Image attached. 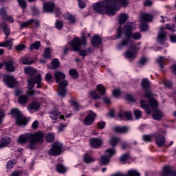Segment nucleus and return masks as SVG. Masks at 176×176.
Masks as SVG:
<instances>
[{"mask_svg": "<svg viewBox=\"0 0 176 176\" xmlns=\"http://www.w3.org/2000/svg\"><path fill=\"white\" fill-rule=\"evenodd\" d=\"M127 0H105L102 3H96L93 5V10L96 13H105L107 16H115L116 10H119V5L126 6Z\"/></svg>", "mask_w": 176, "mask_h": 176, "instance_id": "obj_1", "label": "nucleus"}, {"mask_svg": "<svg viewBox=\"0 0 176 176\" xmlns=\"http://www.w3.org/2000/svg\"><path fill=\"white\" fill-rule=\"evenodd\" d=\"M135 28V25L133 22H128L126 25L124 26V34L125 37L122 39L121 43L117 44V49H123L124 46H128L132 39L138 41L141 39V33L136 32L133 34V30Z\"/></svg>", "mask_w": 176, "mask_h": 176, "instance_id": "obj_2", "label": "nucleus"}, {"mask_svg": "<svg viewBox=\"0 0 176 176\" xmlns=\"http://www.w3.org/2000/svg\"><path fill=\"white\" fill-rule=\"evenodd\" d=\"M81 35L82 41H80V38H79L78 37H74V39L69 43V45L73 52H79V56L86 57V56H87V51L85 50H80V46L82 44H83L84 46H86V34L82 32Z\"/></svg>", "mask_w": 176, "mask_h": 176, "instance_id": "obj_3", "label": "nucleus"}, {"mask_svg": "<svg viewBox=\"0 0 176 176\" xmlns=\"http://www.w3.org/2000/svg\"><path fill=\"white\" fill-rule=\"evenodd\" d=\"M32 138L30 139V145L29 149L34 151L36 149V144H43V138H45V133L43 132H36L33 133Z\"/></svg>", "mask_w": 176, "mask_h": 176, "instance_id": "obj_4", "label": "nucleus"}, {"mask_svg": "<svg viewBox=\"0 0 176 176\" xmlns=\"http://www.w3.org/2000/svg\"><path fill=\"white\" fill-rule=\"evenodd\" d=\"M11 113L14 116L15 119H16V124H18V126H25V124H27V119L23 116V114L19 109H12Z\"/></svg>", "mask_w": 176, "mask_h": 176, "instance_id": "obj_5", "label": "nucleus"}, {"mask_svg": "<svg viewBox=\"0 0 176 176\" xmlns=\"http://www.w3.org/2000/svg\"><path fill=\"white\" fill-rule=\"evenodd\" d=\"M106 153L108 155H102L100 158V164L101 166H107V164H109V162L111 160V158L115 153H116V151H115V148H108L105 151Z\"/></svg>", "mask_w": 176, "mask_h": 176, "instance_id": "obj_6", "label": "nucleus"}, {"mask_svg": "<svg viewBox=\"0 0 176 176\" xmlns=\"http://www.w3.org/2000/svg\"><path fill=\"white\" fill-rule=\"evenodd\" d=\"M54 76L58 85L68 86V81L65 80V74L60 71H56Z\"/></svg>", "mask_w": 176, "mask_h": 176, "instance_id": "obj_7", "label": "nucleus"}, {"mask_svg": "<svg viewBox=\"0 0 176 176\" xmlns=\"http://www.w3.org/2000/svg\"><path fill=\"white\" fill-rule=\"evenodd\" d=\"M63 149V144L60 143H54L52 144V148L49 151L48 153L49 155H51V156H58L59 155H61Z\"/></svg>", "mask_w": 176, "mask_h": 176, "instance_id": "obj_8", "label": "nucleus"}, {"mask_svg": "<svg viewBox=\"0 0 176 176\" xmlns=\"http://www.w3.org/2000/svg\"><path fill=\"white\" fill-rule=\"evenodd\" d=\"M176 176V172L173 170L170 166H164L161 173V176Z\"/></svg>", "mask_w": 176, "mask_h": 176, "instance_id": "obj_9", "label": "nucleus"}, {"mask_svg": "<svg viewBox=\"0 0 176 176\" xmlns=\"http://www.w3.org/2000/svg\"><path fill=\"white\" fill-rule=\"evenodd\" d=\"M96 119V114L94 113H91L87 115V116L85 117L84 120V124L86 126H90L94 122Z\"/></svg>", "mask_w": 176, "mask_h": 176, "instance_id": "obj_10", "label": "nucleus"}, {"mask_svg": "<svg viewBox=\"0 0 176 176\" xmlns=\"http://www.w3.org/2000/svg\"><path fill=\"white\" fill-rule=\"evenodd\" d=\"M34 133H28L26 135H21L18 139V142L19 144H25L28 142L31 138H32Z\"/></svg>", "mask_w": 176, "mask_h": 176, "instance_id": "obj_11", "label": "nucleus"}, {"mask_svg": "<svg viewBox=\"0 0 176 176\" xmlns=\"http://www.w3.org/2000/svg\"><path fill=\"white\" fill-rule=\"evenodd\" d=\"M43 10L46 13H53L54 10V3L48 2L46 3H44Z\"/></svg>", "mask_w": 176, "mask_h": 176, "instance_id": "obj_12", "label": "nucleus"}, {"mask_svg": "<svg viewBox=\"0 0 176 176\" xmlns=\"http://www.w3.org/2000/svg\"><path fill=\"white\" fill-rule=\"evenodd\" d=\"M90 144L92 148H100L102 145V140L98 138H92L90 140Z\"/></svg>", "mask_w": 176, "mask_h": 176, "instance_id": "obj_13", "label": "nucleus"}, {"mask_svg": "<svg viewBox=\"0 0 176 176\" xmlns=\"http://www.w3.org/2000/svg\"><path fill=\"white\" fill-rule=\"evenodd\" d=\"M155 142L159 146V148H162L166 143V139L164 138V135H158L155 137Z\"/></svg>", "mask_w": 176, "mask_h": 176, "instance_id": "obj_14", "label": "nucleus"}, {"mask_svg": "<svg viewBox=\"0 0 176 176\" xmlns=\"http://www.w3.org/2000/svg\"><path fill=\"white\" fill-rule=\"evenodd\" d=\"M118 118L120 120H123V118H126V120H131L133 119V114L130 111H124L118 113Z\"/></svg>", "mask_w": 176, "mask_h": 176, "instance_id": "obj_15", "label": "nucleus"}, {"mask_svg": "<svg viewBox=\"0 0 176 176\" xmlns=\"http://www.w3.org/2000/svg\"><path fill=\"white\" fill-rule=\"evenodd\" d=\"M5 79L8 87H14L16 86V79L12 76H6Z\"/></svg>", "mask_w": 176, "mask_h": 176, "instance_id": "obj_16", "label": "nucleus"}, {"mask_svg": "<svg viewBox=\"0 0 176 176\" xmlns=\"http://www.w3.org/2000/svg\"><path fill=\"white\" fill-rule=\"evenodd\" d=\"M58 86L59 87H58V96H60V97L64 98L67 94V87L68 85L62 84V85H58Z\"/></svg>", "mask_w": 176, "mask_h": 176, "instance_id": "obj_17", "label": "nucleus"}, {"mask_svg": "<svg viewBox=\"0 0 176 176\" xmlns=\"http://www.w3.org/2000/svg\"><path fill=\"white\" fill-rule=\"evenodd\" d=\"M0 47H7L10 50L13 47V38H10L4 42L0 43Z\"/></svg>", "mask_w": 176, "mask_h": 176, "instance_id": "obj_18", "label": "nucleus"}, {"mask_svg": "<svg viewBox=\"0 0 176 176\" xmlns=\"http://www.w3.org/2000/svg\"><path fill=\"white\" fill-rule=\"evenodd\" d=\"M6 69L8 72H14V63L13 60H8L4 63Z\"/></svg>", "mask_w": 176, "mask_h": 176, "instance_id": "obj_19", "label": "nucleus"}, {"mask_svg": "<svg viewBox=\"0 0 176 176\" xmlns=\"http://www.w3.org/2000/svg\"><path fill=\"white\" fill-rule=\"evenodd\" d=\"M163 28H160L161 32L158 34L157 38V41L160 43H161V45H164V41H166V33L164 32V31H163Z\"/></svg>", "mask_w": 176, "mask_h": 176, "instance_id": "obj_20", "label": "nucleus"}, {"mask_svg": "<svg viewBox=\"0 0 176 176\" xmlns=\"http://www.w3.org/2000/svg\"><path fill=\"white\" fill-rule=\"evenodd\" d=\"M141 86L143 90H149L151 89V82L148 78H142L141 82Z\"/></svg>", "mask_w": 176, "mask_h": 176, "instance_id": "obj_21", "label": "nucleus"}, {"mask_svg": "<svg viewBox=\"0 0 176 176\" xmlns=\"http://www.w3.org/2000/svg\"><path fill=\"white\" fill-rule=\"evenodd\" d=\"M102 43V41L101 40V37L98 35H95L92 38H91V44L94 46H100Z\"/></svg>", "mask_w": 176, "mask_h": 176, "instance_id": "obj_22", "label": "nucleus"}, {"mask_svg": "<svg viewBox=\"0 0 176 176\" xmlns=\"http://www.w3.org/2000/svg\"><path fill=\"white\" fill-rule=\"evenodd\" d=\"M20 61H21L22 64L25 65H31V64H34V59L31 57H23L20 58Z\"/></svg>", "mask_w": 176, "mask_h": 176, "instance_id": "obj_23", "label": "nucleus"}, {"mask_svg": "<svg viewBox=\"0 0 176 176\" xmlns=\"http://www.w3.org/2000/svg\"><path fill=\"white\" fill-rule=\"evenodd\" d=\"M24 72L27 75H30V76H34V75L36 74V69H34L32 67H25Z\"/></svg>", "mask_w": 176, "mask_h": 176, "instance_id": "obj_24", "label": "nucleus"}, {"mask_svg": "<svg viewBox=\"0 0 176 176\" xmlns=\"http://www.w3.org/2000/svg\"><path fill=\"white\" fill-rule=\"evenodd\" d=\"M162 116H163V113H162L157 109H155L154 113H153V118L155 120H162Z\"/></svg>", "mask_w": 176, "mask_h": 176, "instance_id": "obj_25", "label": "nucleus"}, {"mask_svg": "<svg viewBox=\"0 0 176 176\" xmlns=\"http://www.w3.org/2000/svg\"><path fill=\"white\" fill-rule=\"evenodd\" d=\"M115 133H127L129 128L127 126H116L113 129Z\"/></svg>", "mask_w": 176, "mask_h": 176, "instance_id": "obj_26", "label": "nucleus"}, {"mask_svg": "<svg viewBox=\"0 0 176 176\" xmlns=\"http://www.w3.org/2000/svg\"><path fill=\"white\" fill-rule=\"evenodd\" d=\"M140 19L142 21L149 22L152 21L153 16L149 14H142Z\"/></svg>", "mask_w": 176, "mask_h": 176, "instance_id": "obj_27", "label": "nucleus"}, {"mask_svg": "<svg viewBox=\"0 0 176 176\" xmlns=\"http://www.w3.org/2000/svg\"><path fill=\"white\" fill-rule=\"evenodd\" d=\"M96 90L100 94V96H105L106 89L102 84H99L96 86Z\"/></svg>", "mask_w": 176, "mask_h": 176, "instance_id": "obj_28", "label": "nucleus"}, {"mask_svg": "<svg viewBox=\"0 0 176 176\" xmlns=\"http://www.w3.org/2000/svg\"><path fill=\"white\" fill-rule=\"evenodd\" d=\"M129 18L127 17V14H121L119 17L118 23L120 24V25H123L126 21H127V19Z\"/></svg>", "mask_w": 176, "mask_h": 176, "instance_id": "obj_29", "label": "nucleus"}, {"mask_svg": "<svg viewBox=\"0 0 176 176\" xmlns=\"http://www.w3.org/2000/svg\"><path fill=\"white\" fill-rule=\"evenodd\" d=\"M50 118L52 119V120H57L58 116H60V113L57 110H54L50 113Z\"/></svg>", "mask_w": 176, "mask_h": 176, "instance_id": "obj_30", "label": "nucleus"}, {"mask_svg": "<svg viewBox=\"0 0 176 176\" xmlns=\"http://www.w3.org/2000/svg\"><path fill=\"white\" fill-rule=\"evenodd\" d=\"M56 170L58 173H60V174H64L67 173V168L64 166V165L59 164L56 165Z\"/></svg>", "mask_w": 176, "mask_h": 176, "instance_id": "obj_31", "label": "nucleus"}, {"mask_svg": "<svg viewBox=\"0 0 176 176\" xmlns=\"http://www.w3.org/2000/svg\"><path fill=\"white\" fill-rule=\"evenodd\" d=\"M18 102L21 105H24V104H27L28 102V96H21L18 98Z\"/></svg>", "mask_w": 176, "mask_h": 176, "instance_id": "obj_32", "label": "nucleus"}, {"mask_svg": "<svg viewBox=\"0 0 176 176\" xmlns=\"http://www.w3.org/2000/svg\"><path fill=\"white\" fill-rule=\"evenodd\" d=\"M2 30L6 35V39H8V36L10 35V28L8 27V25L3 24L2 25Z\"/></svg>", "mask_w": 176, "mask_h": 176, "instance_id": "obj_33", "label": "nucleus"}, {"mask_svg": "<svg viewBox=\"0 0 176 176\" xmlns=\"http://www.w3.org/2000/svg\"><path fill=\"white\" fill-rule=\"evenodd\" d=\"M10 142V138H4L2 139V142L0 143V148H5L7 145H9Z\"/></svg>", "mask_w": 176, "mask_h": 176, "instance_id": "obj_34", "label": "nucleus"}, {"mask_svg": "<svg viewBox=\"0 0 176 176\" xmlns=\"http://www.w3.org/2000/svg\"><path fill=\"white\" fill-rule=\"evenodd\" d=\"M41 47V41H36L35 43L31 44L30 47V50H38Z\"/></svg>", "mask_w": 176, "mask_h": 176, "instance_id": "obj_35", "label": "nucleus"}, {"mask_svg": "<svg viewBox=\"0 0 176 176\" xmlns=\"http://www.w3.org/2000/svg\"><path fill=\"white\" fill-rule=\"evenodd\" d=\"M89 95L94 100H100V98H101V95L98 94L96 91H90Z\"/></svg>", "mask_w": 176, "mask_h": 176, "instance_id": "obj_36", "label": "nucleus"}, {"mask_svg": "<svg viewBox=\"0 0 176 176\" xmlns=\"http://www.w3.org/2000/svg\"><path fill=\"white\" fill-rule=\"evenodd\" d=\"M96 160L95 158L91 157V156H90L88 154H85L84 155V162L85 163H91L92 162H94Z\"/></svg>", "mask_w": 176, "mask_h": 176, "instance_id": "obj_37", "label": "nucleus"}, {"mask_svg": "<svg viewBox=\"0 0 176 176\" xmlns=\"http://www.w3.org/2000/svg\"><path fill=\"white\" fill-rule=\"evenodd\" d=\"M69 74L70 75V76H72V78H73V79H77V78H78L79 74H78V71L72 69L69 71Z\"/></svg>", "mask_w": 176, "mask_h": 176, "instance_id": "obj_38", "label": "nucleus"}, {"mask_svg": "<svg viewBox=\"0 0 176 176\" xmlns=\"http://www.w3.org/2000/svg\"><path fill=\"white\" fill-rule=\"evenodd\" d=\"M64 17L66 19V20H69L70 23H74L75 21H76L75 16H72L71 14H66L64 15Z\"/></svg>", "mask_w": 176, "mask_h": 176, "instance_id": "obj_39", "label": "nucleus"}, {"mask_svg": "<svg viewBox=\"0 0 176 176\" xmlns=\"http://www.w3.org/2000/svg\"><path fill=\"white\" fill-rule=\"evenodd\" d=\"M118 142H119V138L116 137H111L110 139V144L113 146V147L116 146L118 145Z\"/></svg>", "mask_w": 176, "mask_h": 176, "instance_id": "obj_40", "label": "nucleus"}, {"mask_svg": "<svg viewBox=\"0 0 176 176\" xmlns=\"http://www.w3.org/2000/svg\"><path fill=\"white\" fill-rule=\"evenodd\" d=\"M41 107V104H39L38 102H33L32 103L30 107H28V109L31 111V109H39V107Z\"/></svg>", "mask_w": 176, "mask_h": 176, "instance_id": "obj_41", "label": "nucleus"}, {"mask_svg": "<svg viewBox=\"0 0 176 176\" xmlns=\"http://www.w3.org/2000/svg\"><path fill=\"white\" fill-rule=\"evenodd\" d=\"M126 58H135V52L127 51L125 54Z\"/></svg>", "mask_w": 176, "mask_h": 176, "instance_id": "obj_42", "label": "nucleus"}, {"mask_svg": "<svg viewBox=\"0 0 176 176\" xmlns=\"http://www.w3.org/2000/svg\"><path fill=\"white\" fill-rule=\"evenodd\" d=\"M17 2L22 9H27V1L25 0H17Z\"/></svg>", "mask_w": 176, "mask_h": 176, "instance_id": "obj_43", "label": "nucleus"}, {"mask_svg": "<svg viewBox=\"0 0 176 176\" xmlns=\"http://www.w3.org/2000/svg\"><path fill=\"white\" fill-rule=\"evenodd\" d=\"M43 56L45 58H50L52 56V52H50V48L47 47L44 52Z\"/></svg>", "mask_w": 176, "mask_h": 176, "instance_id": "obj_44", "label": "nucleus"}, {"mask_svg": "<svg viewBox=\"0 0 176 176\" xmlns=\"http://www.w3.org/2000/svg\"><path fill=\"white\" fill-rule=\"evenodd\" d=\"M163 61H164V57H163V56H160V57L156 60V63H157V64L160 65V67L161 68V69H162L163 68H164V67L163 66Z\"/></svg>", "mask_w": 176, "mask_h": 176, "instance_id": "obj_45", "label": "nucleus"}, {"mask_svg": "<svg viewBox=\"0 0 176 176\" xmlns=\"http://www.w3.org/2000/svg\"><path fill=\"white\" fill-rule=\"evenodd\" d=\"M148 104H150L152 108H156V107H157V101L154 98H150L148 100Z\"/></svg>", "mask_w": 176, "mask_h": 176, "instance_id": "obj_46", "label": "nucleus"}, {"mask_svg": "<svg viewBox=\"0 0 176 176\" xmlns=\"http://www.w3.org/2000/svg\"><path fill=\"white\" fill-rule=\"evenodd\" d=\"M0 14L2 17V19H5L6 18V16H8L6 8H2L0 10Z\"/></svg>", "mask_w": 176, "mask_h": 176, "instance_id": "obj_47", "label": "nucleus"}, {"mask_svg": "<svg viewBox=\"0 0 176 176\" xmlns=\"http://www.w3.org/2000/svg\"><path fill=\"white\" fill-rule=\"evenodd\" d=\"M52 64L54 68H58V67H60V61H58V59L57 58H54L52 61Z\"/></svg>", "mask_w": 176, "mask_h": 176, "instance_id": "obj_48", "label": "nucleus"}, {"mask_svg": "<svg viewBox=\"0 0 176 176\" xmlns=\"http://www.w3.org/2000/svg\"><path fill=\"white\" fill-rule=\"evenodd\" d=\"M129 156L130 155L128 153H125V154L122 155L120 158V162L121 163H124V162H126V160H127V159H129Z\"/></svg>", "mask_w": 176, "mask_h": 176, "instance_id": "obj_49", "label": "nucleus"}, {"mask_svg": "<svg viewBox=\"0 0 176 176\" xmlns=\"http://www.w3.org/2000/svg\"><path fill=\"white\" fill-rule=\"evenodd\" d=\"M28 89L29 90H32L34 86H35V82H34V81L32 80H31V79H30V80H28Z\"/></svg>", "mask_w": 176, "mask_h": 176, "instance_id": "obj_50", "label": "nucleus"}, {"mask_svg": "<svg viewBox=\"0 0 176 176\" xmlns=\"http://www.w3.org/2000/svg\"><path fill=\"white\" fill-rule=\"evenodd\" d=\"M46 140L47 142H53L54 141V135L52 133H48Z\"/></svg>", "mask_w": 176, "mask_h": 176, "instance_id": "obj_51", "label": "nucleus"}, {"mask_svg": "<svg viewBox=\"0 0 176 176\" xmlns=\"http://www.w3.org/2000/svg\"><path fill=\"white\" fill-rule=\"evenodd\" d=\"M14 166V160H11L10 161H9L6 164V168L8 170L10 168H13Z\"/></svg>", "mask_w": 176, "mask_h": 176, "instance_id": "obj_52", "label": "nucleus"}, {"mask_svg": "<svg viewBox=\"0 0 176 176\" xmlns=\"http://www.w3.org/2000/svg\"><path fill=\"white\" fill-rule=\"evenodd\" d=\"M134 115L136 119H140V118H142V112L140 110H135Z\"/></svg>", "mask_w": 176, "mask_h": 176, "instance_id": "obj_53", "label": "nucleus"}, {"mask_svg": "<svg viewBox=\"0 0 176 176\" xmlns=\"http://www.w3.org/2000/svg\"><path fill=\"white\" fill-rule=\"evenodd\" d=\"M30 21H32V24L30 25H34L35 28H38L41 24L39 23V21H38L36 19H30Z\"/></svg>", "mask_w": 176, "mask_h": 176, "instance_id": "obj_54", "label": "nucleus"}, {"mask_svg": "<svg viewBox=\"0 0 176 176\" xmlns=\"http://www.w3.org/2000/svg\"><path fill=\"white\" fill-rule=\"evenodd\" d=\"M32 24V21L31 19L26 22H23L22 24H21V28H25V27H28V25H31Z\"/></svg>", "mask_w": 176, "mask_h": 176, "instance_id": "obj_55", "label": "nucleus"}, {"mask_svg": "<svg viewBox=\"0 0 176 176\" xmlns=\"http://www.w3.org/2000/svg\"><path fill=\"white\" fill-rule=\"evenodd\" d=\"M5 118V109L0 107V124L2 123V120Z\"/></svg>", "mask_w": 176, "mask_h": 176, "instance_id": "obj_56", "label": "nucleus"}, {"mask_svg": "<svg viewBox=\"0 0 176 176\" xmlns=\"http://www.w3.org/2000/svg\"><path fill=\"white\" fill-rule=\"evenodd\" d=\"M166 30H169L170 31H172V32H175V25H171V24H166Z\"/></svg>", "mask_w": 176, "mask_h": 176, "instance_id": "obj_57", "label": "nucleus"}, {"mask_svg": "<svg viewBox=\"0 0 176 176\" xmlns=\"http://www.w3.org/2000/svg\"><path fill=\"white\" fill-rule=\"evenodd\" d=\"M122 34H123V31L122 30V27L119 26L117 30V39H119V38H122Z\"/></svg>", "mask_w": 176, "mask_h": 176, "instance_id": "obj_58", "label": "nucleus"}, {"mask_svg": "<svg viewBox=\"0 0 176 176\" xmlns=\"http://www.w3.org/2000/svg\"><path fill=\"white\" fill-rule=\"evenodd\" d=\"M35 83H42V76L41 74H37L34 78Z\"/></svg>", "mask_w": 176, "mask_h": 176, "instance_id": "obj_59", "label": "nucleus"}, {"mask_svg": "<svg viewBox=\"0 0 176 176\" xmlns=\"http://www.w3.org/2000/svg\"><path fill=\"white\" fill-rule=\"evenodd\" d=\"M143 140H144L145 142H151V141H152V136L149 135H143Z\"/></svg>", "mask_w": 176, "mask_h": 176, "instance_id": "obj_60", "label": "nucleus"}, {"mask_svg": "<svg viewBox=\"0 0 176 176\" xmlns=\"http://www.w3.org/2000/svg\"><path fill=\"white\" fill-rule=\"evenodd\" d=\"M72 107H74V109H76V111H79V104L77 102L73 101L71 103Z\"/></svg>", "mask_w": 176, "mask_h": 176, "instance_id": "obj_61", "label": "nucleus"}, {"mask_svg": "<svg viewBox=\"0 0 176 176\" xmlns=\"http://www.w3.org/2000/svg\"><path fill=\"white\" fill-rule=\"evenodd\" d=\"M55 25L58 30H61V28H63V21H57L55 23Z\"/></svg>", "mask_w": 176, "mask_h": 176, "instance_id": "obj_62", "label": "nucleus"}, {"mask_svg": "<svg viewBox=\"0 0 176 176\" xmlns=\"http://www.w3.org/2000/svg\"><path fill=\"white\" fill-rule=\"evenodd\" d=\"M105 124H106V123L104 121L99 122L98 123V127L100 130H102V129H105Z\"/></svg>", "mask_w": 176, "mask_h": 176, "instance_id": "obj_63", "label": "nucleus"}, {"mask_svg": "<svg viewBox=\"0 0 176 176\" xmlns=\"http://www.w3.org/2000/svg\"><path fill=\"white\" fill-rule=\"evenodd\" d=\"M140 28H141L142 31H146V30H148V28H149V26L148 25V24L142 23L140 25Z\"/></svg>", "mask_w": 176, "mask_h": 176, "instance_id": "obj_64", "label": "nucleus"}]
</instances>
